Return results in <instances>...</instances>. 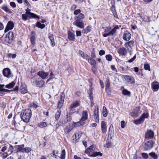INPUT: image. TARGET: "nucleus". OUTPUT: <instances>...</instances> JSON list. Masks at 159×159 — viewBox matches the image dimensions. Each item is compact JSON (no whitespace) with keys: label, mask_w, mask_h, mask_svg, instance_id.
Here are the masks:
<instances>
[{"label":"nucleus","mask_w":159,"mask_h":159,"mask_svg":"<svg viewBox=\"0 0 159 159\" xmlns=\"http://www.w3.org/2000/svg\"><path fill=\"white\" fill-rule=\"evenodd\" d=\"M85 16L83 13H80L78 16H75L73 25L80 29H84V24L83 20Z\"/></svg>","instance_id":"f257e3e1"},{"label":"nucleus","mask_w":159,"mask_h":159,"mask_svg":"<svg viewBox=\"0 0 159 159\" xmlns=\"http://www.w3.org/2000/svg\"><path fill=\"white\" fill-rule=\"evenodd\" d=\"M104 30V32L103 34V36L104 37H106L108 36H111L114 37L117 34L116 30L119 29L118 25L116 26L114 28L111 29V26H107L105 27H102Z\"/></svg>","instance_id":"f03ea898"},{"label":"nucleus","mask_w":159,"mask_h":159,"mask_svg":"<svg viewBox=\"0 0 159 159\" xmlns=\"http://www.w3.org/2000/svg\"><path fill=\"white\" fill-rule=\"evenodd\" d=\"M32 116V111L30 109L23 110L21 113L20 116L21 119L25 122H28Z\"/></svg>","instance_id":"7ed1b4c3"},{"label":"nucleus","mask_w":159,"mask_h":159,"mask_svg":"<svg viewBox=\"0 0 159 159\" xmlns=\"http://www.w3.org/2000/svg\"><path fill=\"white\" fill-rule=\"evenodd\" d=\"M148 117V113H143L138 119L134 120L133 122L136 125H139L143 123L145 118H147Z\"/></svg>","instance_id":"20e7f679"},{"label":"nucleus","mask_w":159,"mask_h":159,"mask_svg":"<svg viewBox=\"0 0 159 159\" xmlns=\"http://www.w3.org/2000/svg\"><path fill=\"white\" fill-rule=\"evenodd\" d=\"M14 37L13 32L10 31L6 34L5 41L7 43L11 44L12 42Z\"/></svg>","instance_id":"39448f33"},{"label":"nucleus","mask_w":159,"mask_h":159,"mask_svg":"<svg viewBox=\"0 0 159 159\" xmlns=\"http://www.w3.org/2000/svg\"><path fill=\"white\" fill-rule=\"evenodd\" d=\"M122 78L128 84H134L135 83L134 79L131 76L124 75L122 76Z\"/></svg>","instance_id":"423d86ee"},{"label":"nucleus","mask_w":159,"mask_h":159,"mask_svg":"<svg viewBox=\"0 0 159 159\" xmlns=\"http://www.w3.org/2000/svg\"><path fill=\"white\" fill-rule=\"evenodd\" d=\"M154 143V142L150 140L145 143L143 146V148L144 150H148L151 149L153 147Z\"/></svg>","instance_id":"0eeeda50"},{"label":"nucleus","mask_w":159,"mask_h":159,"mask_svg":"<svg viewBox=\"0 0 159 159\" xmlns=\"http://www.w3.org/2000/svg\"><path fill=\"white\" fill-rule=\"evenodd\" d=\"M131 38V34L129 31L125 30L124 31L122 36V39L125 41H129Z\"/></svg>","instance_id":"6e6552de"},{"label":"nucleus","mask_w":159,"mask_h":159,"mask_svg":"<svg viewBox=\"0 0 159 159\" xmlns=\"http://www.w3.org/2000/svg\"><path fill=\"white\" fill-rule=\"evenodd\" d=\"M154 136V133L153 131L151 129H148L145 134V139H151L153 138Z\"/></svg>","instance_id":"1a4fd4ad"},{"label":"nucleus","mask_w":159,"mask_h":159,"mask_svg":"<svg viewBox=\"0 0 159 159\" xmlns=\"http://www.w3.org/2000/svg\"><path fill=\"white\" fill-rule=\"evenodd\" d=\"M134 42L133 40L127 42L125 44V46L127 50L130 52L132 50V47L134 46Z\"/></svg>","instance_id":"9d476101"},{"label":"nucleus","mask_w":159,"mask_h":159,"mask_svg":"<svg viewBox=\"0 0 159 159\" xmlns=\"http://www.w3.org/2000/svg\"><path fill=\"white\" fill-rule=\"evenodd\" d=\"M14 26L13 23L11 21H9L4 30L5 33L7 32L9 30H12Z\"/></svg>","instance_id":"9b49d317"},{"label":"nucleus","mask_w":159,"mask_h":159,"mask_svg":"<svg viewBox=\"0 0 159 159\" xmlns=\"http://www.w3.org/2000/svg\"><path fill=\"white\" fill-rule=\"evenodd\" d=\"M48 38L50 41V44L51 46L53 47L56 45V43L55 42V38L56 39V37L53 34H49L48 35Z\"/></svg>","instance_id":"f8f14e48"},{"label":"nucleus","mask_w":159,"mask_h":159,"mask_svg":"<svg viewBox=\"0 0 159 159\" xmlns=\"http://www.w3.org/2000/svg\"><path fill=\"white\" fill-rule=\"evenodd\" d=\"M60 96V100L57 103V107L60 109L63 106L65 95L64 93H61Z\"/></svg>","instance_id":"ddd939ff"},{"label":"nucleus","mask_w":159,"mask_h":159,"mask_svg":"<svg viewBox=\"0 0 159 159\" xmlns=\"http://www.w3.org/2000/svg\"><path fill=\"white\" fill-rule=\"evenodd\" d=\"M48 74V72H45L43 71H39L37 73V75L43 79H45Z\"/></svg>","instance_id":"4468645a"},{"label":"nucleus","mask_w":159,"mask_h":159,"mask_svg":"<svg viewBox=\"0 0 159 159\" xmlns=\"http://www.w3.org/2000/svg\"><path fill=\"white\" fill-rule=\"evenodd\" d=\"M2 73L3 75L9 78L11 76V72L8 68H4L2 70Z\"/></svg>","instance_id":"2eb2a0df"},{"label":"nucleus","mask_w":159,"mask_h":159,"mask_svg":"<svg viewBox=\"0 0 159 159\" xmlns=\"http://www.w3.org/2000/svg\"><path fill=\"white\" fill-rule=\"evenodd\" d=\"M94 116L95 121L97 122H99V117L98 115V107H97L96 108H95L94 111Z\"/></svg>","instance_id":"dca6fc26"},{"label":"nucleus","mask_w":159,"mask_h":159,"mask_svg":"<svg viewBox=\"0 0 159 159\" xmlns=\"http://www.w3.org/2000/svg\"><path fill=\"white\" fill-rule=\"evenodd\" d=\"M152 88L153 90L156 91L158 90L159 88V84L158 82L155 81L151 84Z\"/></svg>","instance_id":"f3484780"},{"label":"nucleus","mask_w":159,"mask_h":159,"mask_svg":"<svg viewBox=\"0 0 159 159\" xmlns=\"http://www.w3.org/2000/svg\"><path fill=\"white\" fill-rule=\"evenodd\" d=\"M101 126L102 133V134H105L106 133L107 131V127L106 126V125L104 121H102L101 122Z\"/></svg>","instance_id":"a211bd4d"},{"label":"nucleus","mask_w":159,"mask_h":159,"mask_svg":"<svg viewBox=\"0 0 159 159\" xmlns=\"http://www.w3.org/2000/svg\"><path fill=\"white\" fill-rule=\"evenodd\" d=\"M126 49L125 48H120L118 50V53L121 55L125 56L127 53Z\"/></svg>","instance_id":"6ab92c4d"},{"label":"nucleus","mask_w":159,"mask_h":159,"mask_svg":"<svg viewBox=\"0 0 159 159\" xmlns=\"http://www.w3.org/2000/svg\"><path fill=\"white\" fill-rule=\"evenodd\" d=\"M80 102L76 100L74 102L72 103L69 107V109L71 110H72V109L74 108H76L77 107L80 106Z\"/></svg>","instance_id":"aec40b11"},{"label":"nucleus","mask_w":159,"mask_h":159,"mask_svg":"<svg viewBox=\"0 0 159 159\" xmlns=\"http://www.w3.org/2000/svg\"><path fill=\"white\" fill-rule=\"evenodd\" d=\"M88 118V114L87 111H83L82 117L81 118L80 120L83 122L84 123H85V120L87 119Z\"/></svg>","instance_id":"412c9836"},{"label":"nucleus","mask_w":159,"mask_h":159,"mask_svg":"<svg viewBox=\"0 0 159 159\" xmlns=\"http://www.w3.org/2000/svg\"><path fill=\"white\" fill-rule=\"evenodd\" d=\"M68 39L70 40L74 41L75 39V34L69 31H68Z\"/></svg>","instance_id":"4be33fe9"},{"label":"nucleus","mask_w":159,"mask_h":159,"mask_svg":"<svg viewBox=\"0 0 159 159\" xmlns=\"http://www.w3.org/2000/svg\"><path fill=\"white\" fill-rule=\"evenodd\" d=\"M45 82L43 80L37 81L36 86L39 88L43 87L45 85Z\"/></svg>","instance_id":"5701e85b"},{"label":"nucleus","mask_w":159,"mask_h":159,"mask_svg":"<svg viewBox=\"0 0 159 159\" xmlns=\"http://www.w3.org/2000/svg\"><path fill=\"white\" fill-rule=\"evenodd\" d=\"M84 123L83 122L80 120L77 122H73L72 124V125L75 127H77L78 126H80L83 125H84Z\"/></svg>","instance_id":"b1692460"},{"label":"nucleus","mask_w":159,"mask_h":159,"mask_svg":"<svg viewBox=\"0 0 159 159\" xmlns=\"http://www.w3.org/2000/svg\"><path fill=\"white\" fill-rule=\"evenodd\" d=\"M78 53L83 58L88 60V56L87 54H85L84 52L81 50L79 51Z\"/></svg>","instance_id":"393cba45"},{"label":"nucleus","mask_w":159,"mask_h":159,"mask_svg":"<svg viewBox=\"0 0 159 159\" xmlns=\"http://www.w3.org/2000/svg\"><path fill=\"white\" fill-rule=\"evenodd\" d=\"M73 128V127L70 125L67 126L64 129L65 133L66 134H68L72 129Z\"/></svg>","instance_id":"a878e982"},{"label":"nucleus","mask_w":159,"mask_h":159,"mask_svg":"<svg viewBox=\"0 0 159 159\" xmlns=\"http://www.w3.org/2000/svg\"><path fill=\"white\" fill-rule=\"evenodd\" d=\"M30 40L31 43L33 45H34L35 43V38L34 32V31H32L31 33Z\"/></svg>","instance_id":"bb28decb"},{"label":"nucleus","mask_w":159,"mask_h":159,"mask_svg":"<svg viewBox=\"0 0 159 159\" xmlns=\"http://www.w3.org/2000/svg\"><path fill=\"white\" fill-rule=\"evenodd\" d=\"M82 135V133L80 132H77L76 134H75V141H76L77 140H79L81 137Z\"/></svg>","instance_id":"cd10ccee"},{"label":"nucleus","mask_w":159,"mask_h":159,"mask_svg":"<svg viewBox=\"0 0 159 159\" xmlns=\"http://www.w3.org/2000/svg\"><path fill=\"white\" fill-rule=\"evenodd\" d=\"M102 153H101L100 152H93L92 154H90L89 155V156H90L92 157H96L97 156H102Z\"/></svg>","instance_id":"c85d7f7f"},{"label":"nucleus","mask_w":159,"mask_h":159,"mask_svg":"<svg viewBox=\"0 0 159 159\" xmlns=\"http://www.w3.org/2000/svg\"><path fill=\"white\" fill-rule=\"evenodd\" d=\"M1 8L3 9L6 12H7L9 14H11L12 13L11 11L10 10L7 6L3 5L2 6Z\"/></svg>","instance_id":"c756f323"},{"label":"nucleus","mask_w":159,"mask_h":159,"mask_svg":"<svg viewBox=\"0 0 159 159\" xmlns=\"http://www.w3.org/2000/svg\"><path fill=\"white\" fill-rule=\"evenodd\" d=\"M15 84L16 82L15 81H13L11 83H9V84L6 85L5 86V87L7 88L11 89L13 88L14 87Z\"/></svg>","instance_id":"7c9ffc66"},{"label":"nucleus","mask_w":159,"mask_h":159,"mask_svg":"<svg viewBox=\"0 0 159 159\" xmlns=\"http://www.w3.org/2000/svg\"><path fill=\"white\" fill-rule=\"evenodd\" d=\"M47 125V123L45 122H40L38 124V126L41 128L46 127Z\"/></svg>","instance_id":"2f4dec72"},{"label":"nucleus","mask_w":159,"mask_h":159,"mask_svg":"<svg viewBox=\"0 0 159 159\" xmlns=\"http://www.w3.org/2000/svg\"><path fill=\"white\" fill-rule=\"evenodd\" d=\"M93 66H95L96 65V62L92 58L89 59L88 58V60H87Z\"/></svg>","instance_id":"473e14b6"},{"label":"nucleus","mask_w":159,"mask_h":159,"mask_svg":"<svg viewBox=\"0 0 159 159\" xmlns=\"http://www.w3.org/2000/svg\"><path fill=\"white\" fill-rule=\"evenodd\" d=\"M16 147L17 149V152H23V148L24 147V144L17 145Z\"/></svg>","instance_id":"72a5a7b5"},{"label":"nucleus","mask_w":159,"mask_h":159,"mask_svg":"<svg viewBox=\"0 0 159 159\" xmlns=\"http://www.w3.org/2000/svg\"><path fill=\"white\" fill-rule=\"evenodd\" d=\"M36 25V27L41 29L44 28L45 26V25L44 24H42L39 21H37V22Z\"/></svg>","instance_id":"f704fd0d"},{"label":"nucleus","mask_w":159,"mask_h":159,"mask_svg":"<svg viewBox=\"0 0 159 159\" xmlns=\"http://www.w3.org/2000/svg\"><path fill=\"white\" fill-rule=\"evenodd\" d=\"M150 156L153 159H157L158 157V156L154 152H151L149 154Z\"/></svg>","instance_id":"c9c22d12"},{"label":"nucleus","mask_w":159,"mask_h":159,"mask_svg":"<svg viewBox=\"0 0 159 159\" xmlns=\"http://www.w3.org/2000/svg\"><path fill=\"white\" fill-rule=\"evenodd\" d=\"M123 94L124 95H127L128 96H130V92L127 90L124 89L122 91Z\"/></svg>","instance_id":"e433bc0d"},{"label":"nucleus","mask_w":159,"mask_h":159,"mask_svg":"<svg viewBox=\"0 0 159 159\" xmlns=\"http://www.w3.org/2000/svg\"><path fill=\"white\" fill-rule=\"evenodd\" d=\"M32 150L31 148L29 147H26L25 148H23V152L22 153H24L25 152L26 153H29Z\"/></svg>","instance_id":"4c0bfd02"},{"label":"nucleus","mask_w":159,"mask_h":159,"mask_svg":"<svg viewBox=\"0 0 159 159\" xmlns=\"http://www.w3.org/2000/svg\"><path fill=\"white\" fill-rule=\"evenodd\" d=\"M61 113V110L59 109L57 110L55 115V118L56 120H57L60 117Z\"/></svg>","instance_id":"58836bf2"},{"label":"nucleus","mask_w":159,"mask_h":159,"mask_svg":"<svg viewBox=\"0 0 159 159\" xmlns=\"http://www.w3.org/2000/svg\"><path fill=\"white\" fill-rule=\"evenodd\" d=\"M102 114L104 117H106L107 115V111L106 108L103 106L102 108Z\"/></svg>","instance_id":"ea45409f"},{"label":"nucleus","mask_w":159,"mask_h":159,"mask_svg":"<svg viewBox=\"0 0 159 159\" xmlns=\"http://www.w3.org/2000/svg\"><path fill=\"white\" fill-rule=\"evenodd\" d=\"M31 82L32 84L33 85L36 86V83H37V80L36 79L35 77H32L31 78Z\"/></svg>","instance_id":"a19ab883"},{"label":"nucleus","mask_w":159,"mask_h":159,"mask_svg":"<svg viewBox=\"0 0 159 159\" xmlns=\"http://www.w3.org/2000/svg\"><path fill=\"white\" fill-rule=\"evenodd\" d=\"M106 89H109L110 87V82L109 78H107L105 82Z\"/></svg>","instance_id":"79ce46f5"},{"label":"nucleus","mask_w":159,"mask_h":159,"mask_svg":"<svg viewBox=\"0 0 159 159\" xmlns=\"http://www.w3.org/2000/svg\"><path fill=\"white\" fill-rule=\"evenodd\" d=\"M20 91L21 93L24 94L27 92V90L25 88L21 86L20 87Z\"/></svg>","instance_id":"37998d69"},{"label":"nucleus","mask_w":159,"mask_h":159,"mask_svg":"<svg viewBox=\"0 0 159 159\" xmlns=\"http://www.w3.org/2000/svg\"><path fill=\"white\" fill-rule=\"evenodd\" d=\"M30 17H32L33 18H39V17L37 15L32 13V12H30Z\"/></svg>","instance_id":"c03bdc74"},{"label":"nucleus","mask_w":159,"mask_h":159,"mask_svg":"<svg viewBox=\"0 0 159 159\" xmlns=\"http://www.w3.org/2000/svg\"><path fill=\"white\" fill-rule=\"evenodd\" d=\"M22 19L25 21L27 20L28 17H30V16L26 14H22Z\"/></svg>","instance_id":"a18cd8bd"},{"label":"nucleus","mask_w":159,"mask_h":159,"mask_svg":"<svg viewBox=\"0 0 159 159\" xmlns=\"http://www.w3.org/2000/svg\"><path fill=\"white\" fill-rule=\"evenodd\" d=\"M66 152L65 149H63L61 151V159H65Z\"/></svg>","instance_id":"49530a36"},{"label":"nucleus","mask_w":159,"mask_h":159,"mask_svg":"<svg viewBox=\"0 0 159 159\" xmlns=\"http://www.w3.org/2000/svg\"><path fill=\"white\" fill-rule=\"evenodd\" d=\"M113 131H109L108 138H110L111 139L113 136Z\"/></svg>","instance_id":"de8ad7c7"},{"label":"nucleus","mask_w":159,"mask_h":159,"mask_svg":"<svg viewBox=\"0 0 159 159\" xmlns=\"http://www.w3.org/2000/svg\"><path fill=\"white\" fill-rule=\"evenodd\" d=\"M144 68L146 70H147L148 71L150 70V68L149 65L148 64H144Z\"/></svg>","instance_id":"09e8293b"},{"label":"nucleus","mask_w":159,"mask_h":159,"mask_svg":"<svg viewBox=\"0 0 159 159\" xmlns=\"http://www.w3.org/2000/svg\"><path fill=\"white\" fill-rule=\"evenodd\" d=\"M30 107H33L34 108H36L38 107V106L36 104V102H33L30 104Z\"/></svg>","instance_id":"8fccbe9b"},{"label":"nucleus","mask_w":159,"mask_h":159,"mask_svg":"<svg viewBox=\"0 0 159 159\" xmlns=\"http://www.w3.org/2000/svg\"><path fill=\"white\" fill-rule=\"evenodd\" d=\"M141 154L142 157L145 159H147L149 157L148 155L146 153H142Z\"/></svg>","instance_id":"3c124183"},{"label":"nucleus","mask_w":159,"mask_h":159,"mask_svg":"<svg viewBox=\"0 0 159 159\" xmlns=\"http://www.w3.org/2000/svg\"><path fill=\"white\" fill-rule=\"evenodd\" d=\"M63 124V122L61 121H59L56 124V130L60 126H61Z\"/></svg>","instance_id":"603ef678"},{"label":"nucleus","mask_w":159,"mask_h":159,"mask_svg":"<svg viewBox=\"0 0 159 159\" xmlns=\"http://www.w3.org/2000/svg\"><path fill=\"white\" fill-rule=\"evenodd\" d=\"M112 56L110 54L107 55L106 56V58L107 59L108 61H110L112 60Z\"/></svg>","instance_id":"864d4df0"},{"label":"nucleus","mask_w":159,"mask_h":159,"mask_svg":"<svg viewBox=\"0 0 159 159\" xmlns=\"http://www.w3.org/2000/svg\"><path fill=\"white\" fill-rule=\"evenodd\" d=\"M7 56L9 57L12 58H16V55L15 54H12L11 53H8L7 55Z\"/></svg>","instance_id":"5fc2aeb1"},{"label":"nucleus","mask_w":159,"mask_h":159,"mask_svg":"<svg viewBox=\"0 0 159 159\" xmlns=\"http://www.w3.org/2000/svg\"><path fill=\"white\" fill-rule=\"evenodd\" d=\"M81 11L80 9H78L75 11L74 12V14L75 15H77L78 14L81 13Z\"/></svg>","instance_id":"6e6d98bb"},{"label":"nucleus","mask_w":159,"mask_h":159,"mask_svg":"<svg viewBox=\"0 0 159 159\" xmlns=\"http://www.w3.org/2000/svg\"><path fill=\"white\" fill-rule=\"evenodd\" d=\"M136 58V55H135L132 58L129 60L128 61V62L129 63H131V62H133L135 60Z\"/></svg>","instance_id":"4d7b16f0"},{"label":"nucleus","mask_w":159,"mask_h":159,"mask_svg":"<svg viewBox=\"0 0 159 159\" xmlns=\"http://www.w3.org/2000/svg\"><path fill=\"white\" fill-rule=\"evenodd\" d=\"M107 148H111L112 145V144L111 142H110L109 141L108 142L106 143Z\"/></svg>","instance_id":"13d9d810"},{"label":"nucleus","mask_w":159,"mask_h":159,"mask_svg":"<svg viewBox=\"0 0 159 159\" xmlns=\"http://www.w3.org/2000/svg\"><path fill=\"white\" fill-rule=\"evenodd\" d=\"M76 36H81V32L80 31L76 30Z\"/></svg>","instance_id":"bf43d9fd"},{"label":"nucleus","mask_w":159,"mask_h":159,"mask_svg":"<svg viewBox=\"0 0 159 159\" xmlns=\"http://www.w3.org/2000/svg\"><path fill=\"white\" fill-rule=\"evenodd\" d=\"M25 4L28 7H30L31 6L30 4V3L27 1V0H24Z\"/></svg>","instance_id":"052dcab7"},{"label":"nucleus","mask_w":159,"mask_h":159,"mask_svg":"<svg viewBox=\"0 0 159 159\" xmlns=\"http://www.w3.org/2000/svg\"><path fill=\"white\" fill-rule=\"evenodd\" d=\"M30 11L31 10L30 9H29L28 7H27V9L25 10V14L30 16V13L31 12H30Z\"/></svg>","instance_id":"680f3d73"},{"label":"nucleus","mask_w":159,"mask_h":159,"mask_svg":"<svg viewBox=\"0 0 159 159\" xmlns=\"http://www.w3.org/2000/svg\"><path fill=\"white\" fill-rule=\"evenodd\" d=\"M125 122L124 120H122L121 122V127L123 128L125 127Z\"/></svg>","instance_id":"e2e57ef3"},{"label":"nucleus","mask_w":159,"mask_h":159,"mask_svg":"<svg viewBox=\"0 0 159 159\" xmlns=\"http://www.w3.org/2000/svg\"><path fill=\"white\" fill-rule=\"evenodd\" d=\"M85 29H86V30H87V31L89 33L91 31V28L90 26H88L86 27Z\"/></svg>","instance_id":"0e129e2a"},{"label":"nucleus","mask_w":159,"mask_h":159,"mask_svg":"<svg viewBox=\"0 0 159 159\" xmlns=\"http://www.w3.org/2000/svg\"><path fill=\"white\" fill-rule=\"evenodd\" d=\"M99 54L100 55L102 56L105 54V52L104 51L101 50L99 52Z\"/></svg>","instance_id":"69168bd1"},{"label":"nucleus","mask_w":159,"mask_h":159,"mask_svg":"<svg viewBox=\"0 0 159 159\" xmlns=\"http://www.w3.org/2000/svg\"><path fill=\"white\" fill-rule=\"evenodd\" d=\"M10 6L12 7L15 8L16 7V5L14 2H11L10 3Z\"/></svg>","instance_id":"338daca9"},{"label":"nucleus","mask_w":159,"mask_h":159,"mask_svg":"<svg viewBox=\"0 0 159 159\" xmlns=\"http://www.w3.org/2000/svg\"><path fill=\"white\" fill-rule=\"evenodd\" d=\"M94 148V147L93 146V145H92L91 146H90L89 148H89V151L90 152H92L93 150V148Z\"/></svg>","instance_id":"774afa93"}]
</instances>
